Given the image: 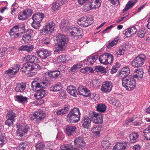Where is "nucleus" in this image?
Returning <instances> with one entry per match:
<instances>
[{"label": "nucleus", "mask_w": 150, "mask_h": 150, "mask_svg": "<svg viewBox=\"0 0 150 150\" xmlns=\"http://www.w3.org/2000/svg\"><path fill=\"white\" fill-rule=\"evenodd\" d=\"M47 83L41 81L40 78H35L31 84L32 89L33 91H37L35 93L34 96L36 99H40L45 97L46 91L44 90L45 86L42 85L47 84Z\"/></svg>", "instance_id": "f257e3e1"}, {"label": "nucleus", "mask_w": 150, "mask_h": 150, "mask_svg": "<svg viewBox=\"0 0 150 150\" xmlns=\"http://www.w3.org/2000/svg\"><path fill=\"white\" fill-rule=\"evenodd\" d=\"M60 28L62 31L69 33V35L75 40L82 37L81 30L75 27L71 28L69 22L67 21H62Z\"/></svg>", "instance_id": "f03ea898"}, {"label": "nucleus", "mask_w": 150, "mask_h": 150, "mask_svg": "<svg viewBox=\"0 0 150 150\" xmlns=\"http://www.w3.org/2000/svg\"><path fill=\"white\" fill-rule=\"evenodd\" d=\"M54 39L57 45L54 51L59 52L60 51L63 50L68 41L67 37L62 34H58L55 37Z\"/></svg>", "instance_id": "7ed1b4c3"}, {"label": "nucleus", "mask_w": 150, "mask_h": 150, "mask_svg": "<svg viewBox=\"0 0 150 150\" xmlns=\"http://www.w3.org/2000/svg\"><path fill=\"white\" fill-rule=\"evenodd\" d=\"M18 129L16 132V136L19 139L23 140L30 129V127L26 124L22 123L17 125Z\"/></svg>", "instance_id": "20e7f679"}, {"label": "nucleus", "mask_w": 150, "mask_h": 150, "mask_svg": "<svg viewBox=\"0 0 150 150\" xmlns=\"http://www.w3.org/2000/svg\"><path fill=\"white\" fill-rule=\"evenodd\" d=\"M25 30L24 25H16L13 27L10 30L9 34L12 38H17L21 36Z\"/></svg>", "instance_id": "39448f33"}, {"label": "nucleus", "mask_w": 150, "mask_h": 150, "mask_svg": "<svg viewBox=\"0 0 150 150\" xmlns=\"http://www.w3.org/2000/svg\"><path fill=\"white\" fill-rule=\"evenodd\" d=\"M81 113L79 108L74 107L67 115V117L70 122L72 123L78 122L80 120Z\"/></svg>", "instance_id": "423d86ee"}, {"label": "nucleus", "mask_w": 150, "mask_h": 150, "mask_svg": "<svg viewBox=\"0 0 150 150\" xmlns=\"http://www.w3.org/2000/svg\"><path fill=\"white\" fill-rule=\"evenodd\" d=\"M54 26L55 23L53 21L47 23L46 25L43 27L42 29L40 30V33L49 35L54 31Z\"/></svg>", "instance_id": "0eeeda50"}, {"label": "nucleus", "mask_w": 150, "mask_h": 150, "mask_svg": "<svg viewBox=\"0 0 150 150\" xmlns=\"http://www.w3.org/2000/svg\"><path fill=\"white\" fill-rule=\"evenodd\" d=\"M21 71L23 73H30L32 76L36 74L37 71L32 66V65L29 63L24 64L21 68Z\"/></svg>", "instance_id": "6e6552de"}, {"label": "nucleus", "mask_w": 150, "mask_h": 150, "mask_svg": "<svg viewBox=\"0 0 150 150\" xmlns=\"http://www.w3.org/2000/svg\"><path fill=\"white\" fill-rule=\"evenodd\" d=\"M146 59L145 56L141 54L135 58L134 61L132 62V66L135 67H141L144 64Z\"/></svg>", "instance_id": "1a4fd4ad"}, {"label": "nucleus", "mask_w": 150, "mask_h": 150, "mask_svg": "<svg viewBox=\"0 0 150 150\" xmlns=\"http://www.w3.org/2000/svg\"><path fill=\"white\" fill-rule=\"evenodd\" d=\"M132 70H134L133 69ZM133 73V77L132 79V88L134 87L136 85V80L134 79V78L140 79L143 76L144 73L142 69H137L134 70Z\"/></svg>", "instance_id": "9d476101"}, {"label": "nucleus", "mask_w": 150, "mask_h": 150, "mask_svg": "<svg viewBox=\"0 0 150 150\" xmlns=\"http://www.w3.org/2000/svg\"><path fill=\"white\" fill-rule=\"evenodd\" d=\"M35 34V33L32 30L30 29L28 30L23 35L22 40L25 42H29L32 40Z\"/></svg>", "instance_id": "9b49d317"}, {"label": "nucleus", "mask_w": 150, "mask_h": 150, "mask_svg": "<svg viewBox=\"0 0 150 150\" xmlns=\"http://www.w3.org/2000/svg\"><path fill=\"white\" fill-rule=\"evenodd\" d=\"M33 11L30 9L27 8L21 12L18 16V18L19 20H24L28 18L31 16L33 13Z\"/></svg>", "instance_id": "f8f14e48"}, {"label": "nucleus", "mask_w": 150, "mask_h": 150, "mask_svg": "<svg viewBox=\"0 0 150 150\" xmlns=\"http://www.w3.org/2000/svg\"><path fill=\"white\" fill-rule=\"evenodd\" d=\"M20 68V65L16 64L12 69H8L5 71V74H6V76L9 77H12L13 75H15L19 70Z\"/></svg>", "instance_id": "ddd939ff"}, {"label": "nucleus", "mask_w": 150, "mask_h": 150, "mask_svg": "<svg viewBox=\"0 0 150 150\" xmlns=\"http://www.w3.org/2000/svg\"><path fill=\"white\" fill-rule=\"evenodd\" d=\"M36 54L41 58L45 59L49 57L51 53V52L47 49H42L36 52Z\"/></svg>", "instance_id": "4468645a"}, {"label": "nucleus", "mask_w": 150, "mask_h": 150, "mask_svg": "<svg viewBox=\"0 0 150 150\" xmlns=\"http://www.w3.org/2000/svg\"><path fill=\"white\" fill-rule=\"evenodd\" d=\"M93 21L88 18L87 16H84L79 19L77 21L78 24L80 25L86 27L92 23Z\"/></svg>", "instance_id": "2eb2a0df"}, {"label": "nucleus", "mask_w": 150, "mask_h": 150, "mask_svg": "<svg viewBox=\"0 0 150 150\" xmlns=\"http://www.w3.org/2000/svg\"><path fill=\"white\" fill-rule=\"evenodd\" d=\"M74 143L76 146H79L81 149H85L86 145L85 142L83 141V138L81 136L76 137L74 141Z\"/></svg>", "instance_id": "dca6fc26"}, {"label": "nucleus", "mask_w": 150, "mask_h": 150, "mask_svg": "<svg viewBox=\"0 0 150 150\" xmlns=\"http://www.w3.org/2000/svg\"><path fill=\"white\" fill-rule=\"evenodd\" d=\"M45 116V113L42 111H38L31 115L30 119L31 120L36 119L35 121H38L44 118Z\"/></svg>", "instance_id": "f3484780"}, {"label": "nucleus", "mask_w": 150, "mask_h": 150, "mask_svg": "<svg viewBox=\"0 0 150 150\" xmlns=\"http://www.w3.org/2000/svg\"><path fill=\"white\" fill-rule=\"evenodd\" d=\"M98 56V55H95L89 56L87 59H85L81 62V64L82 66L86 65H93V63L96 61Z\"/></svg>", "instance_id": "a211bd4d"}, {"label": "nucleus", "mask_w": 150, "mask_h": 150, "mask_svg": "<svg viewBox=\"0 0 150 150\" xmlns=\"http://www.w3.org/2000/svg\"><path fill=\"white\" fill-rule=\"evenodd\" d=\"M112 85L110 81H106L103 83L101 90L103 92H109L111 90Z\"/></svg>", "instance_id": "6ab92c4d"}, {"label": "nucleus", "mask_w": 150, "mask_h": 150, "mask_svg": "<svg viewBox=\"0 0 150 150\" xmlns=\"http://www.w3.org/2000/svg\"><path fill=\"white\" fill-rule=\"evenodd\" d=\"M91 118L95 124H101L103 122L102 115L96 112H93Z\"/></svg>", "instance_id": "aec40b11"}, {"label": "nucleus", "mask_w": 150, "mask_h": 150, "mask_svg": "<svg viewBox=\"0 0 150 150\" xmlns=\"http://www.w3.org/2000/svg\"><path fill=\"white\" fill-rule=\"evenodd\" d=\"M131 76H129L128 79H122V85L126 90L128 91L131 90Z\"/></svg>", "instance_id": "412c9836"}, {"label": "nucleus", "mask_w": 150, "mask_h": 150, "mask_svg": "<svg viewBox=\"0 0 150 150\" xmlns=\"http://www.w3.org/2000/svg\"><path fill=\"white\" fill-rule=\"evenodd\" d=\"M44 17V15L42 13H38L32 16L34 22L37 24H40Z\"/></svg>", "instance_id": "4be33fe9"}, {"label": "nucleus", "mask_w": 150, "mask_h": 150, "mask_svg": "<svg viewBox=\"0 0 150 150\" xmlns=\"http://www.w3.org/2000/svg\"><path fill=\"white\" fill-rule=\"evenodd\" d=\"M78 91L79 93L84 96L87 97L91 95L90 91L84 86H81L78 88Z\"/></svg>", "instance_id": "5701e85b"}, {"label": "nucleus", "mask_w": 150, "mask_h": 150, "mask_svg": "<svg viewBox=\"0 0 150 150\" xmlns=\"http://www.w3.org/2000/svg\"><path fill=\"white\" fill-rule=\"evenodd\" d=\"M101 1V0H91L90 5L88 6L89 8L88 10H91L98 8L100 5Z\"/></svg>", "instance_id": "b1692460"}, {"label": "nucleus", "mask_w": 150, "mask_h": 150, "mask_svg": "<svg viewBox=\"0 0 150 150\" xmlns=\"http://www.w3.org/2000/svg\"><path fill=\"white\" fill-rule=\"evenodd\" d=\"M130 70L129 68L127 67H125L122 68L119 72H118V75L122 77V79H125V77L129 73Z\"/></svg>", "instance_id": "393cba45"}, {"label": "nucleus", "mask_w": 150, "mask_h": 150, "mask_svg": "<svg viewBox=\"0 0 150 150\" xmlns=\"http://www.w3.org/2000/svg\"><path fill=\"white\" fill-rule=\"evenodd\" d=\"M82 127L86 129H89L91 125V121L88 117H84L81 121Z\"/></svg>", "instance_id": "a878e982"}, {"label": "nucleus", "mask_w": 150, "mask_h": 150, "mask_svg": "<svg viewBox=\"0 0 150 150\" xmlns=\"http://www.w3.org/2000/svg\"><path fill=\"white\" fill-rule=\"evenodd\" d=\"M76 129L75 126L68 125L65 128L66 133L68 136L72 135L76 132Z\"/></svg>", "instance_id": "bb28decb"}, {"label": "nucleus", "mask_w": 150, "mask_h": 150, "mask_svg": "<svg viewBox=\"0 0 150 150\" xmlns=\"http://www.w3.org/2000/svg\"><path fill=\"white\" fill-rule=\"evenodd\" d=\"M127 146V143L125 142L116 144L113 148V150H124Z\"/></svg>", "instance_id": "cd10ccee"}, {"label": "nucleus", "mask_w": 150, "mask_h": 150, "mask_svg": "<svg viewBox=\"0 0 150 150\" xmlns=\"http://www.w3.org/2000/svg\"><path fill=\"white\" fill-rule=\"evenodd\" d=\"M26 87L25 83L21 82L17 83L14 89L16 92H22L25 89Z\"/></svg>", "instance_id": "c85d7f7f"}, {"label": "nucleus", "mask_w": 150, "mask_h": 150, "mask_svg": "<svg viewBox=\"0 0 150 150\" xmlns=\"http://www.w3.org/2000/svg\"><path fill=\"white\" fill-rule=\"evenodd\" d=\"M15 100L19 103H25L28 102V98L22 95H17L14 96Z\"/></svg>", "instance_id": "c756f323"}, {"label": "nucleus", "mask_w": 150, "mask_h": 150, "mask_svg": "<svg viewBox=\"0 0 150 150\" xmlns=\"http://www.w3.org/2000/svg\"><path fill=\"white\" fill-rule=\"evenodd\" d=\"M69 110L68 106H66L54 112L55 114L58 115H62L66 113Z\"/></svg>", "instance_id": "7c9ffc66"}, {"label": "nucleus", "mask_w": 150, "mask_h": 150, "mask_svg": "<svg viewBox=\"0 0 150 150\" xmlns=\"http://www.w3.org/2000/svg\"><path fill=\"white\" fill-rule=\"evenodd\" d=\"M67 90V91L71 96H75L77 94L75 87L73 85H70L68 86Z\"/></svg>", "instance_id": "2f4dec72"}, {"label": "nucleus", "mask_w": 150, "mask_h": 150, "mask_svg": "<svg viewBox=\"0 0 150 150\" xmlns=\"http://www.w3.org/2000/svg\"><path fill=\"white\" fill-rule=\"evenodd\" d=\"M108 100L110 104H112L116 106L119 107L121 105V103L119 101L117 100H116L113 97L108 98Z\"/></svg>", "instance_id": "473e14b6"}, {"label": "nucleus", "mask_w": 150, "mask_h": 150, "mask_svg": "<svg viewBox=\"0 0 150 150\" xmlns=\"http://www.w3.org/2000/svg\"><path fill=\"white\" fill-rule=\"evenodd\" d=\"M62 88L61 84L60 83H57L53 85L50 87V90L51 91H57L61 90Z\"/></svg>", "instance_id": "72a5a7b5"}, {"label": "nucleus", "mask_w": 150, "mask_h": 150, "mask_svg": "<svg viewBox=\"0 0 150 150\" xmlns=\"http://www.w3.org/2000/svg\"><path fill=\"white\" fill-rule=\"evenodd\" d=\"M60 74V72L58 70L50 71L48 73V77L54 78L58 77Z\"/></svg>", "instance_id": "f704fd0d"}, {"label": "nucleus", "mask_w": 150, "mask_h": 150, "mask_svg": "<svg viewBox=\"0 0 150 150\" xmlns=\"http://www.w3.org/2000/svg\"><path fill=\"white\" fill-rule=\"evenodd\" d=\"M26 59L28 62L27 63L29 64H32L35 61H37L38 59V58L34 55H31L26 57Z\"/></svg>", "instance_id": "c9c22d12"}, {"label": "nucleus", "mask_w": 150, "mask_h": 150, "mask_svg": "<svg viewBox=\"0 0 150 150\" xmlns=\"http://www.w3.org/2000/svg\"><path fill=\"white\" fill-rule=\"evenodd\" d=\"M101 128L99 126H96L93 127L92 131L93 133L96 136H98L100 134Z\"/></svg>", "instance_id": "e433bc0d"}, {"label": "nucleus", "mask_w": 150, "mask_h": 150, "mask_svg": "<svg viewBox=\"0 0 150 150\" xmlns=\"http://www.w3.org/2000/svg\"><path fill=\"white\" fill-rule=\"evenodd\" d=\"M106 53L100 56L98 59L101 64L106 65L107 55Z\"/></svg>", "instance_id": "4c0bfd02"}, {"label": "nucleus", "mask_w": 150, "mask_h": 150, "mask_svg": "<svg viewBox=\"0 0 150 150\" xmlns=\"http://www.w3.org/2000/svg\"><path fill=\"white\" fill-rule=\"evenodd\" d=\"M106 106L102 103L98 104L96 107L97 110L101 112H105L106 110Z\"/></svg>", "instance_id": "58836bf2"}, {"label": "nucleus", "mask_w": 150, "mask_h": 150, "mask_svg": "<svg viewBox=\"0 0 150 150\" xmlns=\"http://www.w3.org/2000/svg\"><path fill=\"white\" fill-rule=\"evenodd\" d=\"M28 142H25L20 144L19 146L17 147V150H25L28 149Z\"/></svg>", "instance_id": "ea45409f"}, {"label": "nucleus", "mask_w": 150, "mask_h": 150, "mask_svg": "<svg viewBox=\"0 0 150 150\" xmlns=\"http://www.w3.org/2000/svg\"><path fill=\"white\" fill-rule=\"evenodd\" d=\"M144 136L148 140H150V126L145 129L143 132Z\"/></svg>", "instance_id": "a19ab883"}, {"label": "nucleus", "mask_w": 150, "mask_h": 150, "mask_svg": "<svg viewBox=\"0 0 150 150\" xmlns=\"http://www.w3.org/2000/svg\"><path fill=\"white\" fill-rule=\"evenodd\" d=\"M119 40V37H117L115 38L113 40H112L108 43L107 45V48L108 49H109L117 43V42Z\"/></svg>", "instance_id": "79ce46f5"}, {"label": "nucleus", "mask_w": 150, "mask_h": 150, "mask_svg": "<svg viewBox=\"0 0 150 150\" xmlns=\"http://www.w3.org/2000/svg\"><path fill=\"white\" fill-rule=\"evenodd\" d=\"M16 117V114L13 110L9 111L7 113L6 117L7 118L15 120V117Z\"/></svg>", "instance_id": "37998d69"}, {"label": "nucleus", "mask_w": 150, "mask_h": 150, "mask_svg": "<svg viewBox=\"0 0 150 150\" xmlns=\"http://www.w3.org/2000/svg\"><path fill=\"white\" fill-rule=\"evenodd\" d=\"M61 150H79V149L77 148H74L69 145H64L61 146Z\"/></svg>", "instance_id": "c03bdc74"}, {"label": "nucleus", "mask_w": 150, "mask_h": 150, "mask_svg": "<svg viewBox=\"0 0 150 150\" xmlns=\"http://www.w3.org/2000/svg\"><path fill=\"white\" fill-rule=\"evenodd\" d=\"M107 62L106 64L112 63L113 60V57L112 55L110 53H106Z\"/></svg>", "instance_id": "a18cd8bd"}, {"label": "nucleus", "mask_w": 150, "mask_h": 150, "mask_svg": "<svg viewBox=\"0 0 150 150\" xmlns=\"http://www.w3.org/2000/svg\"><path fill=\"white\" fill-rule=\"evenodd\" d=\"M67 56L65 55H60L57 59V61L58 62L64 63L67 62Z\"/></svg>", "instance_id": "49530a36"}, {"label": "nucleus", "mask_w": 150, "mask_h": 150, "mask_svg": "<svg viewBox=\"0 0 150 150\" xmlns=\"http://www.w3.org/2000/svg\"><path fill=\"white\" fill-rule=\"evenodd\" d=\"M139 135L137 133H132V143H135L139 141Z\"/></svg>", "instance_id": "de8ad7c7"}, {"label": "nucleus", "mask_w": 150, "mask_h": 150, "mask_svg": "<svg viewBox=\"0 0 150 150\" xmlns=\"http://www.w3.org/2000/svg\"><path fill=\"white\" fill-rule=\"evenodd\" d=\"M45 146L44 143L43 142H40L35 145V150H44Z\"/></svg>", "instance_id": "09e8293b"}, {"label": "nucleus", "mask_w": 150, "mask_h": 150, "mask_svg": "<svg viewBox=\"0 0 150 150\" xmlns=\"http://www.w3.org/2000/svg\"><path fill=\"white\" fill-rule=\"evenodd\" d=\"M119 67L120 65L118 63H117L115 64V66H114L112 67L111 70L110 71L111 73L112 74H113L116 72Z\"/></svg>", "instance_id": "8fccbe9b"}, {"label": "nucleus", "mask_w": 150, "mask_h": 150, "mask_svg": "<svg viewBox=\"0 0 150 150\" xmlns=\"http://www.w3.org/2000/svg\"><path fill=\"white\" fill-rule=\"evenodd\" d=\"M131 29L130 28H129L125 31V37L126 38L130 37L131 35Z\"/></svg>", "instance_id": "3c124183"}, {"label": "nucleus", "mask_w": 150, "mask_h": 150, "mask_svg": "<svg viewBox=\"0 0 150 150\" xmlns=\"http://www.w3.org/2000/svg\"><path fill=\"white\" fill-rule=\"evenodd\" d=\"M101 144L103 147L105 149L109 147L110 145V143L108 141H103L102 142Z\"/></svg>", "instance_id": "603ef678"}, {"label": "nucleus", "mask_w": 150, "mask_h": 150, "mask_svg": "<svg viewBox=\"0 0 150 150\" xmlns=\"http://www.w3.org/2000/svg\"><path fill=\"white\" fill-rule=\"evenodd\" d=\"M126 50V48H120L116 52V54H117L118 55H122L124 54Z\"/></svg>", "instance_id": "864d4df0"}, {"label": "nucleus", "mask_w": 150, "mask_h": 150, "mask_svg": "<svg viewBox=\"0 0 150 150\" xmlns=\"http://www.w3.org/2000/svg\"><path fill=\"white\" fill-rule=\"evenodd\" d=\"M95 70L97 72H105V69L103 67L100 66L96 67Z\"/></svg>", "instance_id": "5fc2aeb1"}, {"label": "nucleus", "mask_w": 150, "mask_h": 150, "mask_svg": "<svg viewBox=\"0 0 150 150\" xmlns=\"http://www.w3.org/2000/svg\"><path fill=\"white\" fill-rule=\"evenodd\" d=\"M15 120H11L10 119H8L5 121V124L6 125L8 126H11L13 125V123L15 122Z\"/></svg>", "instance_id": "6e6d98bb"}, {"label": "nucleus", "mask_w": 150, "mask_h": 150, "mask_svg": "<svg viewBox=\"0 0 150 150\" xmlns=\"http://www.w3.org/2000/svg\"><path fill=\"white\" fill-rule=\"evenodd\" d=\"M60 6L57 2L56 1L55 2L53 3L52 5V9L53 10L56 11L58 9L59 7Z\"/></svg>", "instance_id": "4d7b16f0"}, {"label": "nucleus", "mask_w": 150, "mask_h": 150, "mask_svg": "<svg viewBox=\"0 0 150 150\" xmlns=\"http://www.w3.org/2000/svg\"><path fill=\"white\" fill-rule=\"evenodd\" d=\"M131 7V1H129L126 4L125 7L123 10V13H125Z\"/></svg>", "instance_id": "13d9d810"}, {"label": "nucleus", "mask_w": 150, "mask_h": 150, "mask_svg": "<svg viewBox=\"0 0 150 150\" xmlns=\"http://www.w3.org/2000/svg\"><path fill=\"white\" fill-rule=\"evenodd\" d=\"M146 32L143 30L141 29L139 30L138 33V35L139 37L141 38L143 37L146 33Z\"/></svg>", "instance_id": "bf43d9fd"}, {"label": "nucleus", "mask_w": 150, "mask_h": 150, "mask_svg": "<svg viewBox=\"0 0 150 150\" xmlns=\"http://www.w3.org/2000/svg\"><path fill=\"white\" fill-rule=\"evenodd\" d=\"M66 97L65 91H62L59 94L58 98L61 99H63Z\"/></svg>", "instance_id": "052dcab7"}, {"label": "nucleus", "mask_w": 150, "mask_h": 150, "mask_svg": "<svg viewBox=\"0 0 150 150\" xmlns=\"http://www.w3.org/2000/svg\"><path fill=\"white\" fill-rule=\"evenodd\" d=\"M6 138L3 134H1L0 135V145H1L4 144Z\"/></svg>", "instance_id": "680f3d73"}, {"label": "nucleus", "mask_w": 150, "mask_h": 150, "mask_svg": "<svg viewBox=\"0 0 150 150\" xmlns=\"http://www.w3.org/2000/svg\"><path fill=\"white\" fill-rule=\"evenodd\" d=\"M90 68L89 67H85L81 69L80 71L83 73H86L88 72H89Z\"/></svg>", "instance_id": "e2e57ef3"}, {"label": "nucleus", "mask_w": 150, "mask_h": 150, "mask_svg": "<svg viewBox=\"0 0 150 150\" xmlns=\"http://www.w3.org/2000/svg\"><path fill=\"white\" fill-rule=\"evenodd\" d=\"M7 50L5 48H1L0 49V57H2L5 54V52Z\"/></svg>", "instance_id": "0e129e2a"}, {"label": "nucleus", "mask_w": 150, "mask_h": 150, "mask_svg": "<svg viewBox=\"0 0 150 150\" xmlns=\"http://www.w3.org/2000/svg\"><path fill=\"white\" fill-rule=\"evenodd\" d=\"M78 67H80L79 65L78 64L74 65L70 69V70L71 71L74 72L76 70Z\"/></svg>", "instance_id": "69168bd1"}, {"label": "nucleus", "mask_w": 150, "mask_h": 150, "mask_svg": "<svg viewBox=\"0 0 150 150\" xmlns=\"http://www.w3.org/2000/svg\"><path fill=\"white\" fill-rule=\"evenodd\" d=\"M33 47L32 45L29 46L26 45V51L29 52L32 51L33 49Z\"/></svg>", "instance_id": "338daca9"}, {"label": "nucleus", "mask_w": 150, "mask_h": 150, "mask_svg": "<svg viewBox=\"0 0 150 150\" xmlns=\"http://www.w3.org/2000/svg\"><path fill=\"white\" fill-rule=\"evenodd\" d=\"M140 148V146L139 144H137L134 145L132 148L134 150H139Z\"/></svg>", "instance_id": "774afa93"}]
</instances>
